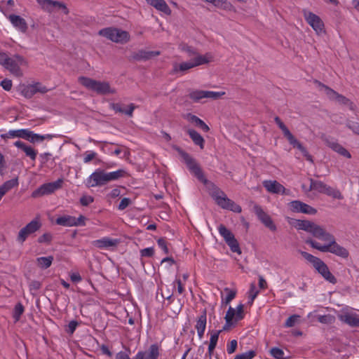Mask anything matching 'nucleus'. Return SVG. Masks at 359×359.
Returning <instances> with one entry per match:
<instances>
[{"mask_svg": "<svg viewBox=\"0 0 359 359\" xmlns=\"http://www.w3.org/2000/svg\"><path fill=\"white\" fill-rule=\"evenodd\" d=\"M175 284L177 286V292L179 294H182L184 291V287L182 282V280L180 278H176L175 281L174 282Z\"/></svg>", "mask_w": 359, "mask_h": 359, "instance_id": "338daca9", "label": "nucleus"}, {"mask_svg": "<svg viewBox=\"0 0 359 359\" xmlns=\"http://www.w3.org/2000/svg\"><path fill=\"white\" fill-rule=\"evenodd\" d=\"M130 199L128 198H123L119 205H118V209L120 210H123L126 209L130 204Z\"/></svg>", "mask_w": 359, "mask_h": 359, "instance_id": "e2e57ef3", "label": "nucleus"}, {"mask_svg": "<svg viewBox=\"0 0 359 359\" xmlns=\"http://www.w3.org/2000/svg\"><path fill=\"white\" fill-rule=\"evenodd\" d=\"M217 229L219 234L224 238L225 242L234 237L233 233L230 230H229L224 225L219 224Z\"/></svg>", "mask_w": 359, "mask_h": 359, "instance_id": "e433bc0d", "label": "nucleus"}, {"mask_svg": "<svg viewBox=\"0 0 359 359\" xmlns=\"http://www.w3.org/2000/svg\"><path fill=\"white\" fill-rule=\"evenodd\" d=\"M211 195L217 204L222 208L229 210L236 213L241 212V207L228 198L226 194L219 188L215 187L211 192Z\"/></svg>", "mask_w": 359, "mask_h": 359, "instance_id": "39448f33", "label": "nucleus"}, {"mask_svg": "<svg viewBox=\"0 0 359 359\" xmlns=\"http://www.w3.org/2000/svg\"><path fill=\"white\" fill-rule=\"evenodd\" d=\"M181 156L186 163L189 170L202 182L206 183L207 180L205 179L203 173L200 168L198 164L196 163L194 158L189 156L187 153L182 151Z\"/></svg>", "mask_w": 359, "mask_h": 359, "instance_id": "9b49d317", "label": "nucleus"}, {"mask_svg": "<svg viewBox=\"0 0 359 359\" xmlns=\"http://www.w3.org/2000/svg\"><path fill=\"white\" fill-rule=\"evenodd\" d=\"M36 1L43 10L48 12L62 10L65 14L68 13V9L62 2L52 0H36Z\"/></svg>", "mask_w": 359, "mask_h": 359, "instance_id": "a211bd4d", "label": "nucleus"}, {"mask_svg": "<svg viewBox=\"0 0 359 359\" xmlns=\"http://www.w3.org/2000/svg\"><path fill=\"white\" fill-rule=\"evenodd\" d=\"M148 4L154 6L157 10L164 13L165 14L170 15V9L164 0H146Z\"/></svg>", "mask_w": 359, "mask_h": 359, "instance_id": "7c9ffc66", "label": "nucleus"}, {"mask_svg": "<svg viewBox=\"0 0 359 359\" xmlns=\"http://www.w3.org/2000/svg\"><path fill=\"white\" fill-rule=\"evenodd\" d=\"M119 243L118 239H114L109 237H103L100 239L93 241V245L100 249H109L116 247Z\"/></svg>", "mask_w": 359, "mask_h": 359, "instance_id": "4be33fe9", "label": "nucleus"}, {"mask_svg": "<svg viewBox=\"0 0 359 359\" xmlns=\"http://www.w3.org/2000/svg\"><path fill=\"white\" fill-rule=\"evenodd\" d=\"M99 34L118 43H126L130 40L128 32L114 27H107L99 31Z\"/></svg>", "mask_w": 359, "mask_h": 359, "instance_id": "423d86ee", "label": "nucleus"}, {"mask_svg": "<svg viewBox=\"0 0 359 359\" xmlns=\"http://www.w3.org/2000/svg\"><path fill=\"white\" fill-rule=\"evenodd\" d=\"M309 191H316L320 194H325L333 198L342 199L343 196L341 192L334 188H332L321 181L310 179V186Z\"/></svg>", "mask_w": 359, "mask_h": 359, "instance_id": "0eeeda50", "label": "nucleus"}, {"mask_svg": "<svg viewBox=\"0 0 359 359\" xmlns=\"http://www.w3.org/2000/svg\"><path fill=\"white\" fill-rule=\"evenodd\" d=\"M348 127L351 129L355 133L359 135V123L351 122L348 123Z\"/></svg>", "mask_w": 359, "mask_h": 359, "instance_id": "774afa93", "label": "nucleus"}, {"mask_svg": "<svg viewBox=\"0 0 359 359\" xmlns=\"http://www.w3.org/2000/svg\"><path fill=\"white\" fill-rule=\"evenodd\" d=\"M274 121L280 129L282 130L284 136L288 139L292 134L289 130V129L286 127V126L283 123V122L280 120V118L278 116L275 117Z\"/></svg>", "mask_w": 359, "mask_h": 359, "instance_id": "37998d69", "label": "nucleus"}, {"mask_svg": "<svg viewBox=\"0 0 359 359\" xmlns=\"http://www.w3.org/2000/svg\"><path fill=\"white\" fill-rule=\"evenodd\" d=\"M116 359H130V351H119L116 355Z\"/></svg>", "mask_w": 359, "mask_h": 359, "instance_id": "0e129e2a", "label": "nucleus"}, {"mask_svg": "<svg viewBox=\"0 0 359 359\" xmlns=\"http://www.w3.org/2000/svg\"><path fill=\"white\" fill-rule=\"evenodd\" d=\"M52 239V236L49 233H45L38 238V242L40 243H50Z\"/></svg>", "mask_w": 359, "mask_h": 359, "instance_id": "bf43d9fd", "label": "nucleus"}, {"mask_svg": "<svg viewBox=\"0 0 359 359\" xmlns=\"http://www.w3.org/2000/svg\"><path fill=\"white\" fill-rule=\"evenodd\" d=\"M78 323L76 320H72L69 323L67 326V332L72 334L76 329Z\"/></svg>", "mask_w": 359, "mask_h": 359, "instance_id": "680f3d73", "label": "nucleus"}, {"mask_svg": "<svg viewBox=\"0 0 359 359\" xmlns=\"http://www.w3.org/2000/svg\"><path fill=\"white\" fill-rule=\"evenodd\" d=\"M226 243L228 245V246L230 248L232 252H236L238 255L241 254V250L239 247V244L237 240L235 238V236L231 238L230 240L227 241Z\"/></svg>", "mask_w": 359, "mask_h": 359, "instance_id": "c03bdc74", "label": "nucleus"}, {"mask_svg": "<svg viewBox=\"0 0 359 359\" xmlns=\"http://www.w3.org/2000/svg\"><path fill=\"white\" fill-rule=\"evenodd\" d=\"M194 67H195L194 65L192 62V60H190L189 61L182 62L180 65L175 64L174 65V70L175 72H185Z\"/></svg>", "mask_w": 359, "mask_h": 359, "instance_id": "a19ab883", "label": "nucleus"}, {"mask_svg": "<svg viewBox=\"0 0 359 359\" xmlns=\"http://www.w3.org/2000/svg\"><path fill=\"white\" fill-rule=\"evenodd\" d=\"M289 207L292 212H301L307 215H315L316 209L300 201H293L289 203Z\"/></svg>", "mask_w": 359, "mask_h": 359, "instance_id": "6ab92c4d", "label": "nucleus"}, {"mask_svg": "<svg viewBox=\"0 0 359 359\" xmlns=\"http://www.w3.org/2000/svg\"><path fill=\"white\" fill-rule=\"evenodd\" d=\"M319 86L320 90L326 94L329 99L334 100L337 98L338 93L336 91L321 83H319Z\"/></svg>", "mask_w": 359, "mask_h": 359, "instance_id": "a18cd8bd", "label": "nucleus"}, {"mask_svg": "<svg viewBox=\"0 0 359 359\" xmlns=\"http://www.w3.org/2000/svg\"><path fill=\"white\" fill-rule=\"evenodd\" d=\"M184 118L191 123L194 124L195 126L198 127L204 132L209 131L210 128L208 125L205 124V123L199 118L198 116L189 113L184 116Z\"/></svg>", "mask_w": 359, "mask_h": 359, "instance_id": "bb28decb", "label": "nucleus"}, {"mask_svg": "<svg viewBox=\"0 0 359 359\" xmlns=\"http://www.w3.org/2000/svg\"><path fill=\"white\" fill-rule=\"evenodd\" d=\"M181 49L183 51L187 52L189 54V56H194L191 60L194 67L207 64L213 60V56L211 53H208L205 55L198 54L192 47L187 45H182Z\"/></svg>", "mask_w": 359, "mask_h": 359, "instance_id": "6e6552de", "label": "nucleus"}, {"mask_svg": "<svg viewBox=\"0 0 359 359\" xmlns=\"http://www.w3.org/2000/svg\"><path fill=\"white\" fill-rule=\"evenodd\" d=\"M27 133L28 129L10 130L6 133L1 134V137L2 139L18 137L26 140Z\"/></svg>", "mask_w": 359, "mask_h": 359, "instance_id": "c85d7f7f", "label": "nucleus"}, {"mask_svg": "<svg viewBox=\"0 0 359 359\" xmlns=\"http://www.w3.org/2000/svg\"><path fill=\"white\" fill-rule=\"evenodd\" d=\"M24 312V307L21 303H18L15 308H14V312H13V318H15V321H18L21 315Z\"/></svg>", "mask_w": 359, "mask_h": 359, "instance_id": "49530a36", "label": "nucleus"}, {"mask_svg": "<svg viewBox=\"0 0 359 359\" xmlns=\"http://www.w3.org/2000/svg\"><path fill=\"white\" fill-rule=\"evenodd\" d=\"M237 345H238V343H237V341L233 339V340H231L228 344H227V347H226V351L229 354H232L233 353L235 352V351L236 350V348H237Z\"/></svg>", "mask_w": 359, "mask_h": 359, "instance_id": "6e6d98bb", "label": "nucleus"}, {"mask_svg": "<svg viewBox=\"0 0 359 359\" xmlns=\"http://www.w3.org/2000/svg\"><path fill=\"white\" fill-rule=\"evenodd\" d=\"M62 183L63 180L58 179L55 182L43 184L32 192V196L33 198H37L44 195L50 194L55 191L60 189L62 187Z\"/></svg>", "mask_w": 359, "mask_h": 359, "instance_id": "f8f14e48", "label": "nucleus"}, {"mask_svg": "<svg viewBox=\"0 0 359 359\" xmlns=\"http://www.w3.org/2000/svg\"><path fill=\"white\" fill-rule=\"evenodd\" d=\"M300 253L326 280L333 284L337 282V279L323 260L304 251H301Z\"/></svg>", "mask_w": 359, "mask_h": 359, "instance_id": "20e7f679", "label": "nucleus"}, {"mask_svg": "<svg viewBox=\"0 0 359 359\" xmlns=\"http://www.w3.org/2000/svg\"><path fill=\"white\" fill-rule=\"evenodd\" d=\"M97 156V154L94 151L90 150V151H86L84 154V156H83V163H90L92 160L95 159Z\"/></svg>", "mask_w": 359, "mask_h": 359, "instance_id": "09e8293b", "label": "nucleus"}, {"mask_svg": "<svg viewBox=\"0 0 359 359\" xmlns=\"http://www.w3.org/2000/svg\"><path fill=\"white\" fill-rule=\"evenodd\" d=\"M263 186L271 194H284L285 193V187L276 180H265L263 182Z\"/></svg>", "mask_w": 359, "mask_h": 359, "instance_id": "412c9836", "label": "nucleus"}, {"mask_svg": "<svg viewBox=\"0 0 359 359\" xmlns=\"http://www.w3.org/2000/svg\"><path fill=\"white\" fill-rule=\"evenodd\" d=\"M56 224L63 226H74V217L70 215H65L59 217L56 219Z\"/></svg>", "mask_w": 359, "mask_h": 359, "instance_id": "c9c22d12", "label": "nucleus"}, {"mask_svg": "<svg viewBox=\"0 0 359 359\" xmlns=\"http://www.w3.org/2000/svg\"><path fill=\"white\" fill-rule=\"evenodd\" d=\"M207 323L206 311L204 310L202 314L198 318L195 327L199 339H202L205 330Z\"/></svg>", "mask_w": 359, "mask_h": 359, "instance_id": "393cba45", "label": "nucleus"}, {"mask_svg": "<svg viewBox=\"0 0 359 359\" xmlns=\"http://www.w3.org/2000/svg\"><path fill=\"white\" fill-rule=\"evenodd\" d=\"M0 65L13 75L20 77L23 75L21 67L27 65V61L19 55L8 56L6 53L0 52Z\"/></svg>", "mask_w": 359, "mask_h": 359, "instance_id": "f03ea898", "label": "nucleus"}, {"mask_svg": "<svg viewBox=\"0 0 359 359\" xmlns=\"http://www.w3.org/2000/svg\"><path fill=\"white\" fill-rule=\"evenodd\" d=\"M271 355L276 359H284L285 353L284 351L277 347L272 348L270 351Z\"/></svg>", "mask_w": 359, "mask_h": 359, "instance_id": "de8ad7c7", "label": "nucleus"}, {"mask_svg": "<svg viewBox=\"0 0 359 359\" xmlns=\"http://www.w3.org/2000/svg\"><path fill=\"white\" fill-rule=\"evenodd\" d=\"M14 145L17 148L22 149L25 153L26 156L29 157L32 161H35L37 156V151L32 147L25 144L23 142L20 140L14 142Z\"/></svg>", "mask_w": 359, "mask_h": 359, "instance_id": "cd10ccee", "label": "nucleus"}, {"mask_svg": "<svg viewBox=\"0 0 359 359\" xmlns=\"http://www.w3.org/2000/svg\"><path fill=\"white\" fill-rule=\"evenodd\" d=\"M255 356L254 351H248L241 354L236 355L233 359H252Z\"/></svg>", "mask_w": 359, "mask_h": 359, "instance_id": "3c124183", "label": "nucleus"}, {"mask_svg": "<svg viewBox=\"0 0 359 359\" xmlns=\"http://www.w3.org/2000/svg\"><path fill=\"white\" fill-rule=\"evenodd\" d=\"M158 55H160L159 51L140 50L136 53H134L132 55V58L135 60H147L158 56Z\"/></svg>", "mask_w": 359, "mask_h": 359, "instance_id": "a878e982", "label": "nucleus"}, {"mask_svg": "<svg viewBox=\"0 0 359 359\" xmlns=\"http://www.w3.org/2000/svg\"><path fill=\"white\" fill-rule=\"evenodd\" d=\"M53 261L52 256L48 257H41L37 258V263L39 266L42 269H47L50 266Z\"/></svg>", "mask_w": 359, "mask_h": 359, "instance_id": "ea45409f", "label": "nucleus"}, {"mask_svg": "<svg viewBox=\"0 0 359 359\" xmlns=\"http://www.w3.org/2000/svg\"><path fill=\"white\" fill-rule=\"evenodd\" d=\"M1 86L6 91H9L12 88V81L10 79H5L0 83Z\"/></svg>", "mask_w": 359, "mask_h": 359, "instance_id": "13d9d810", "label": "nucleus"}, {"mask_svg": "<svg viewBox=\"0 0 359 359\" xmlns=\"http://www.w3.org/2000/svg\"><path fill=\"white\" fill-rule=\"evenodd\" d=\"M287 140L291 145L299 149L303 155L306 153V149L294 137L293 135H292Z\"/></svg>", "mask_w": 359, "mask_h": 359, "instance_id": "79ce46f5", "label": "nucleus"}, {"mask_svg": "<svg viewBox=\"0 0 359 359\" xmlns=\"http://www.w3.org/2000/svg\"><path fill=\"white\" fill-rule=\"evenodd\" d=\"M224 290L227 292V294H226V296L225 297L224 301V303L227 304L230 303L235 298L236 292L231 290L229 288H225Z\"/></svg>", "mask_w": 359, "mask_h": 359, "instance_id": "864d4df0", "label": "nucleus"}, {"mask_svg": "<svg viewBox=\"0 0 359 359\" xmlns=\"http://www.w3.org/2000/svg\"><path fill=\"white\" fill-rule=\"evenodd\" d=\"M318 320L324 324H330L333 320V317L331 315H319Z\"/></svg>", "mask_w": 359, "mask_h": 359, "instance_id": "603ef678", "label": "nucleus"}, {"mask_svg": "<svg viewBox=\"0 0 359 359\" xmlns=\"http://www.w3.org/2000/svg\"><path fill=\"white\" fill-rule=\"evenodd\" d=\"M138 355L140 359H157L159 356V348L158 345L152 344L147 351H138L134 357Z\"/></svg>", "mask_w": 359, "mask_h": 359, "instance_id": "5701e85b", "label": "nucleus"}, {"mask_svg": "<svg viewBox=\"0 0 359 359\" xmlns=\"http://www.w3.org/2000/svg\"><path fill=\"white\" fill-rule=\"evenodd\" d=\"M244 306L240 304L236 309L230 306L226 313L225 320L227 325L238 322L244 318Z\"/></svg>", "mask_w": 359, "mask_h": 359, "instance_id": "f3484780", "label": "nucleus"}, {"mask_svg": "<svg viewBox=\"0 0 359 359\" xmlns=\"http://www.w3.org/2000/svg\"><path fill=\"white\" fill-rule=\"evenodd\" d=\"M324 141L327 147H329L335 152L338 153L339 155L343 156L347 158H351L350 152L333 138L325 137Z\"/></svg>", "mask_w": 359, "mask_h": 359, "instance_id": "aec40b11", "label": "nucleus"}, {"mask_svg": "<svg viewBox=\"0 0 359 359\" xmlns=\"http://www.w3.org/2000/svg\"><path fill=\"white\" fill-rule=\"evenodd\" d=\"M86 184L88 187H102L107 184L105 171L102 169H96L87 179Z\"/></svg>", "mask_w": 359, "mask_h": 359, "instance_id": "4468645a", "label": "nucleus"}, {"mask_svg": "<svg viewBox=\"0 0 359 359\" xmlns=\"http://www.w3.org/2000/svg\"><path fill=\"white\" fill-rule=\"evenodd\" d=\"M20 91V94L25 98L30 99L38 93L41 94L47 93L48 89L42 83L36 82L28 85H21Z\"/></svg>", "mask_w": 359, "mask_h": 359, "instance_id": "9d476101", "label": "nucleus"}, {"mask_svg": "<svg viewBox=\"0 0 359 359\" xmlns=\"http://www.w3.org/2000/svg\"><path fill=\"white\" fill-rule=\"evenodd\" d=\"M339 319L351 327H359V318L356 313H345L339 316Z\"/></svg>", "mask_w": 359, "mask_h": 359, "instance_id": "b1692460", "label": "nucleus"}, {"mask_svg": "<svg viewBox=\"0 0 359 359\" xmlns=\"http://www.w3.org/2000/svg\"><path fill=\"white\" fill-rule=\"evenodd\" d=\"M254 212L260 220V222L269 229L276 231V225L274 224L271 217L268 215L262 208L259 205H255L253 207Z\"/></svg>", "mask_w": 359, "mask_h": 359, "instance_id": "dca6fc26", "label": "nucleus"}, {"mask_svg": "<svg viewBox=\"0 0 359 359\" xmlns=\"http://www.w3.org/2000/svg\"><path fill=\"white\" fill-rule=\"evenodd\" d=\"M79 81L88 90L100 95L114 94L116 92V89L111 88L109 83L106 81H96L84 76L79 77Z\"/></svg>", "mask_w": 359, "mask_h": 359, "instance_id": "7ed1b4c3", "label": "nucleus"}, {"mask_svg": "<svg viewBox=\"0 0 359 359\" xmlns=\"http://www.w3.org/2000/svg\"><path fill=\"white\" fill-rule=\"evenodd\" d=\"M126 175V171L123 169H119L116 171L105 172V177L107 184L111 181H116L120 178L125 177Z\"/></svg>", "mask_w": 359, "mask_h": 359, "instance_id": "72a5a7b5", "label": "nucleus"}, {"mask_svg": "<svg viewBox=\"0 0 359 359\" xmlns=\"http://www.w3.org/2000/svg\"><path fill=\"white\" fill-rule=\"evenodd\" d=\"M18 182L17 179H12L6 181L0 187V201L2 197L11 189L17 187Z\"/></svg>", "mask_w": 359, "mask_h": 359, "instance_id": "f704fd0d", "label": "nucleus"}, {"mask_svg": "<svg viewBox=\"0 0 359 359\" xmlns=\"http://www.w3.org/2000/svg\"><path fill=\"white\" fill-rule=\"evenodd\" d=\"M52 135H39L34 133L33 131L28 129L26 140L29 141L32 143L41 142L46 139H51Z\"/></svg>", "mask_w": 359, "mask_h": 359, "instance_id": "2f4dec72", "label": "nucleus"}, {"mask_svg": "<svg viewBox=\"0 0 359 359\" xmlns=\"http://www.w3.org/2000/svg\"><path fill=\"white\" fill-rule=\"evenodd\" d=\"M154 250L153 248H147L144 249H142L140 251V255L142 257H151L154 255Z\"/></svg>", "mask_w": 359, "mask_h": 359, "instance_id": "4d7b16f0", "label": "nucleus"}, {"mask_svg": "<svg viewBox=\"0 0 359 359\" xmlns=\"http://www.w3.org/2000/svg\"><path fill=\"white\" fill-rule=\"evenodd\" d=\"M8 19L15 27L22 32L26 31L27 26L25 19L16 15H10Z\"/></svg>", "mask_w": 359, "mask_h": 359, "instance_id": "c756f323", "label": "nucleus"}, {"mask_svg": "<svg viewBox=\"0 0 359 359\" xmlns=\"http://www.w3.org/2000/svg\"><path fill=\"white\" fill-rule=\"evenodd\" d=\"M94 201V198L91 196L84 195L80 198V203L83 206H87Z\"/></svg>", "mask_w": 359, "mask_h": 359, "instance_id": "5fc2aeb1", "label": "nucleus"}, {"mask_svg": "<svg viewBox=\"0 0 359 359\" xmlns=\"http://www.w3.org/2000/svg\"><path fill=\"white\" fill-rule=\"evenodd\" d=\"M219 332L220 331H215L211 334L210 343L208 346V353L210 355H211L212 353L213 352L214 349L216 347Z\"/></svg>", "mask_w": 359, "mask_h": 359, "instance_id": "4c0bfd02", "label": "nucleus"}, {"mask_svg": "<svg viewBox=\"0 0 359 359\" xmlns=\"http://www.w3.org/2000/svg\"><path fill=\"white\" fill-rule=\"evenodd\" d=\"M187 133L196 145L199 146L201 149L204 148L205 140L197 131L194 129H188Z\"/></svg>", "mask_w": 359, "mask_h": 359, "instance_id": "473e14b6", "label": "nucleus"}, {"mask_svg": "<svg viewBox=\"0 0 359 359\" xmlns=\"http://www.w3.org/2000/svg\"><path fill=\"white\" fill-rule=\"evenodd\" d=\"M292 225L297 229L306 231L316 238L326 242L325 244L313 240L307 239L306 243L313 248L322 252H330L342 259H347L349 252L346 248L336 242L334 236L327 232L323 227L309 220L295 219Z\"/></svg>", "mask_w": 359, "mask_h": 359, "instance_id": "f257e3e1", "label": "nucleus"}, {"mask_svg": "<svg viewBox=\"0 0 359 359\" xmlns=\"http://www.w3.org/2000/svg\"><path fill=\"white\" fill-rule=\"evenodd\" d=\"M86 217L83 215H80L78 218L74 217V226H85L86 223Z\"/></svg>", "mask_w": 359, "mask_h": 359, "instance_id": "69168bd1", "label": "nucleus"}, {"mask_svg": "<svg viewBox=\"0 0 359 359\" xmlns=\"http://www.w3.org/2000/svg\"><path fill=\"white\" fill-rule=\"evenodd\" d=\"M258 294L259 290L257 289L256 285L255 283H252L248 292V296H251L252 299H255Z\"/></svg>", "mask_w": 359, "mask_h": 359, "instance_id": "052dcab7", "label": "nucleus"}, {"mask_svg": "<svg viewBox=\"0 0 359 359\" xmlns=\"http://www.w3.org/2000/svg\"><path fill=\"white\" fill-rule=\"evenodd\" d=\"M300 316L298 315H292L290 316L285 323V326L287 327H293L299 320Z\"/></svg>", "mask_w": 359, "mask_h": 359, "instance_id": "8fccbe9b", "label": "nucleus"}, {"mask_svg": "<svg viewBox=\"0 0 359 359\" xmlns=\"http://www.w3.org/2000/svg\"><path fill=\"white\" fill-rule=\"evenodd\" d=\"M41 226V224L39 220L33 219L20 230L17 237V241L20 243H23L27 238L29 235L37 231L40 229Z\"/></svg>", "mask_w": 359, "mask_h": 359, "instance_id": "2eb2a0df", "label": "nucleus"}, {"mask_svg": "<svg viewBox=\"0 0 359 359\" xmlns=\"http://www.w3.org/2000/svg\"><path fill=\"white\" fill-rule=\"evenodd\" d=\"M206 2L211 3L214 4L215 6L224 8L225 10H231L233 6L232 5L227 2L226 0H204Z\"/></svg>", "mask_w": 359, "mask_h": 359, "instance_id": "58836bf2", "label": "nucleus"}, {"mask_svg": "<svg viewBox=\"0 0 359 359\" xmlns=\"http://www.w3.org/2000/svg\"><path fill=\"white\" fill-rule=\"evenodd\" d=\"M303 13L305 20L317 34L320 35L325 33L324 23L319 16L306 10H304Z\"/></svg>", "mask_w": 359, "mask_h": 359, "instance_id": "ddd939ff", "label": "nucleus"}, {"mask_svg": "<svg viewBox=\"0 0 359 359\" xmlns=\"http://www.w3.org/2000/svg\"><path fill=\"white\" fill-rule=\"evenodd\" d=\"M224 95V92H215L210 90H194L189 94V98L195 102H201L205 99L217 100Z\"/></svg>", "mask_w": 359, "mask_h": 359, "instance_id": "1a4fd4ad", "label": "nucleus"}]
</instances>
